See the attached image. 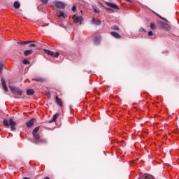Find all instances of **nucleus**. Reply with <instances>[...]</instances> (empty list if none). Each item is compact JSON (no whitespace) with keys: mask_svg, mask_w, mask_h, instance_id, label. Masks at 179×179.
I'll return each mask as SVG.
<instances>
[{"mask_svg":"<svg viewBox=\"0 0 179 179\" xmlns=\"http://www.w3.org/2000/svg\"><path fill=\"white\" fill-rule=\"evenodd\" d=\"M126 2H131V0H124Z\"/></svg>","mask_w":179,"mask_h":179,"instance_id":"c9c22d12","label":"nucleus"},{"mask_svg":"<svg viewBox=\"0 0 179 179\" xmlns=\"http://www.w3.org/2000/svg\"><path fill=\"white\" fill-rule=\"evenodd\" d=\"M150 29L151 30L156 29V24H155V23H153V22L150 23Z\"/></svg>","mask_w":179,"mask_h":179,"instance_id":"412c9836","label":"nucleus"},{"mask_svg":"<svg viewBox=\"0 0 179 179\" xmlns=\"http://www.w3.org/2000/svg\"><path fill=\"white\" fill-rule=\"evenodd\" d=\"M30 43H34V41L17 42V44H21V45H26V44H30Z\"/></svg>","mask_w":179,"mask_h":179,"instance_id":"4468645a","label":"nucleus"},{"mask_svg":"<svg viewBox=\"0 0 179 179\" xmlns=\"http://www.w3.org/2000/svg\"><path fill=\"white\" fill-rule=\"evenodd\" d=\"M73 19L74 20V23H80V24H82V22L83 21V17L78 15V14L74 15L73 16Z\"/></svg>","mask_w":179,"mask_h":179,"instance_id":"7ed1b4c3","label":"nucleus"},{"mask_svg":"<svg viewBox=\"0 0 179 179\" xmlns=\"http://www.w3.org/2000/svg\"><path fill=\"white\" fill-rule=\"evenodd\" d=\"M33 52V50H25L24 52V57H29V55H31V54Z\"/></svg>","mask_w":179,"mask_h":179,"instance_id":"a211bd4d","label":"nucleus"},{"mask_svg":"<svg viewBox=\"0 0 179 179\" xmlns=\"http://www.w3.org/2000/svg\"><path fill=\"white\" fill-rule=\"evenodd\" d=\"M112 29H113V30H120V27H118V26H117V25H113L112 27Z\"/></svg>","mask_w":179,"mask_h":179,"instance_id":"b1692460","label":"nucleus"},{"mask_svg":"<svg viewBox=\"0 0 179 179\" xmlns=\"http://www.w3.org/2000/svg\"><path fill=\"white\" fill-rule=\"evenodd\" d=\"M42 3H48V0H41Z\"/></svg>","mask_w":179,"mask_h":179,"instance_id":"c85d7f7f","label":"nucleus"},{"mask_svg":"<svg viewBox=\"0 0 179 179\" xmlns=\"http://www.w3.org/2000/svg\"><path fill=\"white\" fill-rule=\"evenodd\" d=\"M160 29L162 30H167L169 29V24L164 22H161Z\"/></svg>","mask_w":179,"mask_h":179,"instance_id":"9b49d317","label":"nucleus"},{"mask_svg":"<svg viewBox=\"0 0 179 179\" xmlns=\"http://www.w3.org/2000/svg\"><path fill=\"white\" fill-rule=\"evenodd\" d=\"M23 179H30V178L27 177H24Z\"/></svg>","mask_w":179,"mask_h":179,"instance_id":"f704fd0d","label":"nucleus"},{"mask_svg":"<svg viewBox=\"0 0 179 179\" xmlns=\"http://www.w3.org/2000/svg\"><path fill=\"white\" fill-rule=\"evenodd\" d=\"M29 47L30 48L36 47V45L34 44V43H31V44L29 45Z\"/></svg>","mask_w":179,"mask_h":179,"instance_id":"72a5a7b5","label":"nucleus"},{"mask_svg":"<svg viewBox=\"0 0 179 179\" xmlns=\"http://www.w3.org/2000/svg\"><path fill=\"white\" fill-rule=\"evenodd\" d=\"M139 31H140V33H143V31H146V30H145V29H143V27H141V28L139 29Z\"/></svg>","mask_w":179,"mask_h":179,"instance_id":"bb28decb","label":"nucleus"},{"mask_svg":"<svg viewBox=\"0 0 179 179\" xmlns=\"http://www.w3.org/2000/svg\"><path fill=\"white\" fill-rule=\"evenodd\" d=\"M105 9L108 13H114V10H113V8L105 7Z\"/></svg>","mask_w":179,"mask_h":179,"instance_id":"aec40b11","label":"nucleus"},{"mask_svg":"<svg viewBox=\"0 0 179 179\" xmlns=\"http://www.w3.org/2000/svg\"><path fill=\"white\" fill-rule=\"evenodd\" d=\"M92 24H96V26H100L101 24V21L99 19L93 17L92 19Z\"/></svg>","mask_w":179,"mask_h":179,"instance_id":"423d86ee","label":"nucleus"},{"mask_svg":"<svg viewBox=\"0 0 179 179\" xmlns=\"http://www.w3.org/2000/svg\"><path fill=\"white\" fill-rule=\"evenodd\" d=\"M27 96H33L34 94V90L33 89H29L27 90Z\"/></svg>","mask_w":179,"mask_h":179,"instance_id":"dca6fc26","label":"nucleus"},{"mask_svg":"<svg viewBox=\"0 0 179 179\" xmlns=\"http://www.w3.org/2000/svg\"><path fill=\"white\" fill-rule=\"evenodd\" d=\"M44 179H50V178H48V177H45Z\"/></svg>","mask_w":179,"mask_h":179,"instance_id":"4c0bfd02","label":"nucleus"},{"mask_svg":"<svg viewBox=\"0 0 179 179\" xmlns=\"http://www.w3.org/2000/svg\"><path fill=\"white\" fill-rule=\"evenodd\" d=\"M55 6H56V8H58L59 9H65L66 5L62 1H55Z\"/></svg>","mask_w":179,"mask_h":179,"instance_id":"39448f33","label":"nucleus"},{"mask_svg":"<svg viewBox=\"0 0 179 179\" xmlns=\"http://www.w3.org/2000/svg\"><path fill=\"white\" fill-rule=\"evenodd\" d=\"M40 127H37L32 131V135L34 136V143H47L46 139L41 138V136L40 134H38L37 132L39 131Z\"/></svg>","mask_w":179,"mask_h":179,"instance_id":"f257e3e1","label":"nucleus"},{"mask_svg":"<svg viewBox=\"0 0 179 179\" xmlns=\"http://www.w3.org/2000/svg\"><path fill=\"white\" fill-rule=\"evenodd\" d=\"M3 68V63L0 62V75L2 73V69Z\"/></svg>","mask_w":179,"mask_h":179,"instance_id":"5701e85b","label":"nucleus"},{"mask_svg":"<svg viewBox=\"0 0 179 179\" xmlns=\"http://www.w3.org/2000/svg\"><path fill=\"white\" fill-rule=\"evenodd\" d=\"M58 16H59V17H64V18H65V15H64V13H63V12H59Z\"/></svg>","mask_w":179,"mask_h":179,"instance_id":"393cba45","label":"nucleus"},{"mask_svg":"<svg viewBox=\"0 0 179 179\" xmlns=\"http://www.w3.org/2000/svg\"><path fill=\"white\" fill-rule=\"evenodd\" d=\"M1 82L2 87L4 92H8V86H6V83L5 81V79H3V78H1Z\"/></svg>","mask_w":179,"mask_h":179,"instance_id":"0eeeda50","label":"nucleus"},{"mask_svg":"<svg viewBox=\"0 0 179 179\" xmlns=\"http://www.w3.org/2000/svg\"><path fill=\"white\" fill-rule=\"evenodd\" d=\"M101 41V36H98L94 37V44H96V45H99V44H100Z\"/></svg>","mask_w":179,"mask_h":179,"instance_id":"1a4fd4ad","label":"nucleus"},{"mask_svg":"<svg viewBox=\"0 0 179 179\" xmlns=\"http://www.w3.org/2000/svg\"><path fill=\"white\" fill-rule=\"evenodd\" d=\"M13 6L14 8H15V9H19L20 8V3H19L18 1H15Z\"/></svg>","mask_w":179,"mask_h":179,"instance_id":"6ab92c4d","label":"nucleus"},{"mask_svg":"<svg viewBox=\"0 0 179 179\" xmlns=\"http://www.w3.org/2000/svg\"><path fill=\"white\" fill-rule=\"evenodd\" d=\"M94 12L95 13H100V11L98 9H96V8L94 9Z\"/></svg>","mask_w":179,"mask_h":179,"instance_id":"c756f323","label":"nucleus"},{"mask_svg":"<svg viewBox=\"0 0 179 179\" xmlns=\"http://www.w3.org/2000/svg\"><path fill=\"white\" fill-rule=\"evenodd\" d=\"M106 4L108 5V6L113 8V9H120V7H118V6L114 3L106 2Z\"/></svg>","mask_w":179,"mask_h":179,"instance_id":"9d476101","label":"nucleus"},{"mask_svg":"<svg viewBox=\"0 0 179 179\" xmlns=\"http://www.w3.org/2000/svg\"><path fill=\"white\" fill-rule=\"evenodd\" d=\"M148 36H153V32L152 31H150L149 32H148Z\"/></svg>","mask_w":179,"mask_h":179,"instance_id":"2f4dec72","label":"nucleus"},{"mask_svg":"<svg viewBox=\"0 0 179 179\" xmlns=\"http://www.w3.org/2000/svg\"><path fill=\"white\" fill-rule=\"evenodd\" d=\"M3 125L6 128H9V127L11 126L10 130L16 131V123L12 118L9 119L8 120V119H4L3 121Z\"/></svg>","mask_w":179,"mask_h":179,"instance_id":"f03ea898","label":"nucleus"},{"mask_svg":"<svg viewBox=\"0 0 179 179\" xmlns=\"http://www.w3.org/2000/svg\"><path fill=\"white\" fill-rule=\"evenodd\" d=\"M11 92L13 93V94H17V96H22L23 92L16 87H10Z\"/></svg>","mask_w":179,"mask_h":179,"instance_id":"20e7f679","label":"nucleus"},{"mask_svg":"<svg viewBox=\"0 0 179 179\" xmlns=\"http://www.w3.org/2000/svg\"><path fill=\"white\" fill-rule=\"evenodd\" d=\"M58 117H59V113H56L55 115H54L52 120L49 121V123L51 124V122H55V121H57V119L58 118Z\"/></svg>","mask_w":179,"mask_h":179,"instance_id":"ddd939ff","label":"nucleus"},{"mask_svg":"<svg viewBox=\"0 0 179 179\" xmlns=\"http://www.w3.org/2000/svg\"><path fill=\"white\" fill-rule=\"evenodd\" d=\"M44 52H45V54H48V55H50L51 57H52V55H54V52L47 50V49H44L43 50Z\"/></svg>","mask_w":179,"mask_h":179,"instance_id":"2eb2a0df","label":"nucleus"},{"mask_svg":"<svg viewBox=\"0 0 179 179\" xmlns=\"http://www.w3.org/2000/svg\"><path fill=\"white\" fill-rule=\"evenodd\" d=\"M22 64H24V65H29L30 62L28 60L24 59V61H22Z\"/></svg>","mask_w":179,"mask_h":179,"instance_id":"a878e982","label":"nucleus"},{"mask_svg":"<svg viewBox=\"0 0 179 179\" xmlns=\"http://www.w3.org/2000/svg\"><path fill=\"white\" fill-rule=\"evenodd\" d=\"M34 121H36V119H34V118H32L31 120L28 121L26 123L27 128H31V127H33V125H34Z\"/></svg>","mask_w":179,"mask_h":179,"instance_id":"6e6552de","label":"nucleus"},{"mask_svg":"<svg viewBox=\"0 0 179 179\" xmlns=\"http://www.w3.org/2000/svg\"><path fill=\"white\" fill-rule=\"evenodd\" d=\"M36 82H41V83L44 82V79L41 78H36Z\"/></svg>","mask_w":179,"mask_h":179,"instance_id":"4be33fe9","label":"nucleus"},{"mask_svg":"<svg viewBox=\"0 0 179 179\" xmlns=\"http://www.w3.org/2000/svg\"><path fill=\"white\" fill-rule=\"evenodd\" d=\"M71 9H72L73 11L76 10V6H73Z\"/></svg>","mask_w":179,"mask_h":179,"instance_id":"473e14b6","label":"nucleus"},{"mask_svg":"<svg viewBox=\"0 0 179 179\" xmlns=\"http://www.w3.org/2000/svg\"><path fill=\"white\" fill-rule=\"evenodd\" d=\"M48 97H50V93L47 94Z\"/></svg>","mask_w":179,"mask_h":179,"instance_id":"e433bc0d","label":"nucleus"},{"mask_svg":"<svg viewBox=\"0 0 179 179\" xmlns=\"http://www.w3.org/2000/svg\"><path fill=\"white\" fill-rule=\"evenodd\" d=\"M111 36L114 37L115 38H121V35L115 31L110 32Z\"/></svg>","mask_w":179,"mask_h":179,"instance_id":"f8f14e48","label":"nucleus"},{"mask_svg":"<svg viewBox=\"0 0 179 179\" xmlns=\"http://www.w3.org/2000/svg\"><path fill=\"white\" fill-rule=\"evenodd\" d=\"M56 102L57 103V104L59 106H60V107H62V106H63L62 101L58 96H56Z\"/></svg>","mask_w":179,"mask_h":179,"instance_id":"f3484780","label":"nucleus"},{"mask_svg":"<svg viewBox=\"0 0 179 179\" xmlns=\"http://www.w3.org/2000/svg\"><path fill=\"white\" fill-rule=\"evenodd\" d=\"M54 57H55V58H58V57H59V52H57L55 55Z\"/></svg>","mask_w":179,"mask_h":179,"instance_id":"cd10ccee","label":"nucleus"},{"mask_svg":"<svg viewBox=\"0 0 179 179\" xmlns=\"http://www.w3.org/2000/svg\"><path fill=\"white\" fill-rule=\"evenodd\" d=\"M161 19H162V20H165V22H167V19L164 18L163 17L158 15Z\"/></svg>","mask_w":179,"mask_h":179,"instance_id":"7c9ffc66","label":"nucleus"}]
</instances>
